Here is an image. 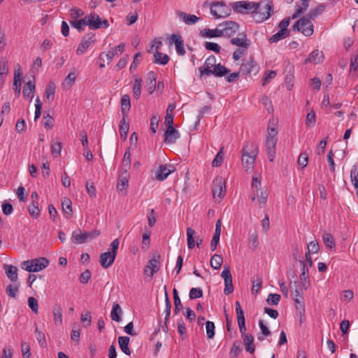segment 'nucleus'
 Masks as SVG:
<instances>
[{"label": "nucleus", "instance_id": "nucleus-1", "mask_svg": "<svg viewBox=\"0 0 358 358\" xmlns=\"http://www.w3.org/2000/svg\"><path fill=\"white\" fill-rule=\"evenodd\" d=\"M266 141V152L268 160L273 162L275 157V146L277 143L278 131L275 128H268Z\"/></svg>", "mask_w": 358, "mask_h": 358}, {"label": "nucleus", "instance_id": "nucleus-2", "mask_svg": "<svg viewBox=\"0 0 358 358\" xmlns=\"http://www.w3.org/2000/svg\"><path fill=\"white\" fill-rule=\"evenodd\" d=\"M49 260L45 257H40L32 260L24 261L22 268L29 272H38L49 265Z\"/></svg>", "mask_w": 358, "mask_h": 358}, {"label": "nucleus", "instance_id": "nucleus-3", "mask_svg": "<svg viewBox=\"0 0 358 358\" xmlns=\"http://www.w3.org/2000/svg\"><path fill=\"white\" fill-rule=\"evenodd\" d=\"M259 6V3L248 1H236L231 3L234 10L240 13H253L257 11Z\"/></svg>", "mask_w": 358, "mask_h": 358}, {"label": "nucleus", "instance_id": "nucleus-4", "mask_svg": "<svg viewBox=\"0 0 358 358\" xmlns=\"http://www.w3.org/2000/svg\"><path fill=\"white\" fill-rule=\"evenodd\" d=\"M100 235V231L94 230L89 232H82L80 229L73 231L72 233L71 241L73 243L78 245L83 244L87 241L96 238Z\"/></svg>", "mask_w": 358, "mask_h": 358}, {"label": "nucleus", "instance_id": "nucleus-5", "mask_svg": "<svg viewBox=\"0 0 358 358\" xmlns=\"http://www.w3.org/2000/svg\"><path fill=\"white\" fill-rule=\"evenodd\" d=\"M292 29L294 31H301L306 36H310L313 34V24L308 16L299 20Z\"/></svg>", "mask_w": 358, "mask_h": 358}, {"label": "nucleus", "instance_id": "nucleus-6", "mask_svg": "<svg viewBox=\"0 0 358 358\" xmlns=\"http://www.w3.org/2000/svg\"><path fill=\"white\" fill-rule=\"evenodd\" d=\"M210 13L215 18H222L229 16L231 9L223 1H214L210 4Z\"/></svg>", "mask_w": 358, "mask_h": 358}, {"label": "nucleus", "instance_id": "nucleus-7", "mask_svg": "<svg viewBox=\"0 0 358 358\" xmlns=\"http://www.w3.org/2000/svg\"><path fill=\"white\" fill-rule=\"evenodd\" d=\"M87 25L90 29H106L108 27L107 20H102L96 13H91L87 15Z\"/></svg>", "mask_w": 358, "mask_h": 358}, {"label": "nucleus", "instance_id": "nucleus-8", "mask_svg": "<svg viewBox=\"0 0 358 358\" xmlns=\"http://www.w3.org/2000/svg\"><path fill=\"white\" fill-rule=\"evenodd\" d=\"M218 27L223 33L222 36L231 37L239 30V24L235 21L227 20L219 24Z\"/></svg>", "mask_w": 358, "mask_h": 358}, {"label": "nucleus", "instance_id": "nucleus-9", "mask_svg": "<svg viewBox=\"0 0 358 358\" xmlns=\"http://www.w3.org/2000/svg\"><path fill=\"white\" fill-rule=\"evenodd\" d=\"M96 41L95 34L89 33L85 34L81 39L80 44L76 50L77 55H82L89 48V47Z\"/></svg>", "mask_w": 358, "mask_h": 358}, {"label": "nucleus", "instance_id": "nucleus-10", "mask_svg": "<svg viewBox=\"0 0 358 358\" xmlns=\"http://www.w3.org/2000/svg\"><path fill=\"white\" fill-rule=\"evenodd\" d=\"M229 72V69L222 66L221 64H217L213 67V69H203L201 71V76H210L213 75L215 77L221 78L226 76Z\"/></svg>", "mask_w": 358, "mask_h": 358}, {"label": "nucleus", "instance_id": "nucleus-11", "mask_svg": "<svg viewBox=\"0 0 358 358\" xmlns=\"http://www.w3.org/2000/svg\"><path fill=\"white\" fill-rule=\"evenodd\" d=\"M212 192L215 198L222 199L226 192L225 182L222 177H216L213 182Z\"/></svg>", "mask_w": 358, "mask_h": 358}, {"label": "nucleus", "instance_id": "nucleus-12", "mask_svg": "<svg viewBox=\"0 0 358 358\" xmlns=\"http://www.w3.org/2000/svg\"><path fill=\"white\" fill-rule=\"evenodd\" d=\"M222 278L224 280V293L226 295H229L234 292V286L232 283V275L229 266H224L223 271L221 274Z\"/></svg>", "mask_w": 358, "mask_h": 358}, {"label": "nucleus", "instance_id": "nucleus-13", "mask_svg": "<svg viewBox=\"0 0 358 358\" xmlns=\"http://www.w3.org/2000/svg\"><path fill=\"white\" fill-rule=\"evenodd\" d=\"M273 11V3L270 1H268L265 3L264 6L260 3V6L258 8L257 12H255L257 15L259 13V21L263 22L267 19H268L272 15Z\"/></svg>", "mask_w": 358, "mask_h": 358}, {"label": "nucleus", "instance_id": "nucleus-14", "mask_svg": "<svg viewBox=\"0 0 358 358\" xmlns=\"http://www.w3.org/2000/svg\"><path fill=\"white\" fill-rule=\"evenodd\" d=\"M166 125L167 126V129L164 134V142L166 144H173L180 138V135L173 124Z\"/></svg>", "mask_w": 358, "mask_h": 358}, {"label": "nucleus", "instance_id": "nucleus-15", "mask_svg": "<svg viewBox=\"0 0 358 358\" xmlns=\"http://www.w3.org/2000/svg\"><path fill=\"white\" fill-rule=\"evenodd\" d=\"M259 71V67L255 64L253 57H250L249 61L243 62L241 66L239 73L243 75H248L252 72L257 73Z\"/></svg>", "mask_w": 358, "mask_h": 358}, {"label": "nucleus", "instance_id": "nucleus-16", "mask_svg": "<svg viewBox=\"0 0 358 358\" xmlns=\"http://www.w3.org/2000/svg\"><path fill=\"white\" fill-rule=\"evenodd\" d=\"M170 43H174L178 55L183 56L185 54L184 42L180 34H173L171 36Z\"/></svg>", "mask_w": 358, "mask_h": 358}, {"label": "nucleus", "instance_id": "nucleus-17", "mask_svg": "<svg viewBox=\"0 0 358 358\" xmlns=\"http://www.w3.org/2000/svg\"><path fill=\"white\" fill-rule=\"evenodd\" d=\"M230 43L242 49H247L250 45V41L248 40L245 32L240 33L238 37L231 38Z\"/></svg>", "mask_w": 358, "mask_h": 358}, {"label": "nucleus", "instance_id": "nucleus-18", "mask_svg": "<svg viewBox=\"0 0 358 358\" xmlns=\"http://www.w3.org/2000/svg\"><path fill=\"white\" fill-rule=\"evenodd\" d=\"M173 171L174 168L171 165H160L155 173V178L158 180L163 181Z\"/></svg>", "mask_w": 358, "mask_h": 358}, {"label": "nucleus", "instance_id": "nucleus-19", "mask_svg": "<svg viewBox=\"0 0 358 358\" xmlns=\"http://www.w3.org/2000/svg\"><path fill=\"white\" fill-rule=\"evenodd\" d=\"M160 257L159 255H155L153 258L148 261L145 266L144 273H147L148 270L150 271L149 276L152 278L154 273L159 270V262L158 259Z\"/></svg>", "mask_w": 358, "mask_h": 358}, {"label": "nucleus", "instance_id": "nucleus-20", "mask_svg": "<svg viewBox=\"0 0 358 358\" xmlns=\"http://www.w3.org/2000/svg\"><path fill=\"white\" fill-rule=\"evenodd\" d=\"M115 254L111 253L110 252H105L100 255V264L104 268H108L112 266L115 259Z\"/></svg>", "mask_w": 358, "mask_h": 358}, {"label": "nucleus", "instance_id": "nucleus-21", "mask_svg": "<svg viewBox=\"0 0 358 358\" xmlns=\"http://www.w3.org/2000/svg\"><path fill=\"white\" fill-rule=\"evenodd\" d=\"M221 228L222 223L220 220H218L215 224V230L213 236V238L210 241V249L211 251L215 250L217 245L220 243V234H221Z\"/></svg>", "mask_w": 358, "mask_h": 358}, {"label": "nucleus", "instance_id": "nucleus-22", "mask_svg": "<svg viewBox=\"0 0 358 358\" xmlns=\"http://www.w3.org/2000/svg\"><path fill=\"white\" fill-rule=\"evenodd\" d=\"M242 155L257 156L259 148L257 144L252 142H246L242 148Z\"/></svg>", "mask_w": 358, "mask_h": 358}, {"label": "nucleus", "instance_id": "nucleus-23", "mask_svg": "<svg viewBox=\"0 0 358 358\" xmlns=\"http://www.w3.org/2000/svg\"><path fill=\"white\" fill-rule=\"evenodd\" d=\"M178 17L187 24H194L199 21L200 18L194 15L186 13L182 11L177 12Z\"/></svg>", "mask_w": 358, "mask_h": 358}, {"label": "nucleus", "instance_id": "nucleus-24", "mask_svg": "<svg viewBox=\"0 0 358 358\" xmlns=\"http://www.w3.org/2000/svg\"><path fill=\"white\" fill-rule=\"evenodd\" d=\"M35 92V84L31 80L25 83L23 87L22 94L24 99H29L30 101L34 98V94Z\"/></svg>", "mask_w": 358, "mask_h": 358}, {"label": "nucleus", "instance_id": "nucleus-25", "mask_svg": "<svg viewBox=\"0 0 358 358\" xmlns=\"http://www.w3.org/2000/svg\"><path fill=\"white\" fill-rule=\"evenodd\" d=\"M324 55L322 51L314 50L305 60V63L312 62L319 64L323 61Z\"/></svg>", "mask_w": 358, "mask_h": 358}, {"label": "nucleus", "instance_id": "nucleus-26", "mask_svg": "<svg viewBox=\"0 0 358 358\" xmlns=\"http://www.w3.org/2000/svg\"><path fill=\"white\" fill-rule=\"evenodd\" d=\"M3 268L8 279L12 282L17 280V268L13 265L4 264Z\"/></svg>", "mask_w": 358, "mask_h": 358}, {"label": "nucleus", "instance_id": "nucleus-27", "mask_svg": "<svg viewBox=\"0 0 358 358\" xmlns=\"http://www.w3.org/2000/svg\"><path fill=\"white\" fill-rule=\"evenodd\" d=\"M221 29L218 27L214 29H204L200 31V36L208 38H217L222 36Z\"/></svg>", "mask_w": 358, "mask_h": 358}, {"label": "nucleus", "instance_id": "nucleus-28", "mask_svg": "<svg viewBox=\"0 0 358 358\" xmlns=\"http://www.w3.org/2000/svg\"><path fill=\"white\" fill-rule=\"evenodd\" d=\"M257 156L242 155V164L247 172L252 170Z\"/></svg>", "mask_w": 358, "mask_h": 358}, {"label": "nucleus", "instance_id": "nucleus-29", "mask_svg": "<svg viewBox=\"0 0 358 358\" xmlns=\"http://www.w3.org/2000/svg\"><path fill=\"white\" fill-rule=\"evenodd\" d=\"M121 112L124 117H127L128 111L131 108L130 97L128 94H124L121 97Z\"/></svg>", "mask_w": 358, "mask_h": 358}, {"label": "nucleus", "instance_id": "nucleus-30", "mask_svg": "<svg viewBox=\"0 0 358 358\" xmlns=\"http://www.w3.org/2000/svg\"><path fill=\"white\" fill-rule=\"evenodd\" d=\"M143 80L137 75L134 76V83L133 86V96L136 99H138L141 94V87Z\"/></svg>", "mask_w": 358, "mask_h": 358}, {"label": "nucleus", "instance_id": "nucleus-31", "mask_svg": "<svg viewBox=\"0 0 358 358\" xmlns=\"http://www.w3.org/2000/svg\"><path fill=\"white\" fill-rule=\"evenodd\" d=\"M243 343L245 345V349L247 352L250 354H253L255 351V348L254 345V337L252 334H245L243 337Z\"/></svg>", "mask_w": 358, "mask_h": 358}, {"label": "nucleus", "instance_id": "nucleus-32", "mask_svg": "<svg viewBox=\"0 0 358 358\" xmlns=\"http://www.w3.org/2000/svg\"><path fill=\"white\" fill-rule=\"evenodd\" d=\"M130 338L128 336H120L118 343L121 350L127 355H131V350L129 348Z\"/></svg>", "mask_w": 358, "mask_h": 358}, {"label": "nucleus", "instance_id": "nucleus-33", "mask_svg": "<svg viewBox=\"0 0 358 358\" xmlns=\"http://www.w3.org/2000/svg\"><path fill=\"white\" fill-rule=\"evenodd\" d=\"M350 179L356 189V194L358 197V164H355L350 171Z\"/></svg>", "mask_w": 358, "mask_h": 358}, {"label": "nucleus", "instance_id": "nucleus-34", "mask_svg": "<svg viewBox=\"0 0 358 358\" xmlns=\"http://www.w3.org/2000/svg\"><path fill=\"white\" fill-rule=\"evenodd\" d=\"M122 310L120 306L117 303H114L110 313L111 319L119 322L122 320Z\"/></svg>", "mask_w": 358, "mask_h": 358}, {"label": "nucleus", "instance_id": "nucleus-35", "mask_svg": "<svg viewBox=\"0 0 358 358\" xmlns=\"http://www.w3.org/2000/svg\"><path fill=\"white\" fill-rule=\"evenodd\" d=\"M169 59L170 58L168 55L162 54L158 50H156L154 53V63L155 64L165 65L169 62Z\"/></svg>", "mask_w": 358, "mask_h": 358}, {"label": "nucleus", "instance_id": "nucleus-36", "mask_svg": "<svg viewBox=\"0 0 358 358\" xmlns=\"http://www.w3.org/2000/svg\"><path fill=\"white\" fill-rule=\"evenodd\" d=\"M126 118L127 117H124V116H122V119L120 120L119 126L120 134L124 141L127 139L129 129V124L126 122Z\"/></svg>", "mask_w": 358, "mask_h": 358}, {"label": "nucleus", "instance_id": "nucleus-37", "mask_svg": "<svg viewBox=\"0 0 358 358\" xmlns=\"http://www.w3.org/2000/svg\"><path fill=\"white\" fill-rule=\"evenodd\" d=\"M62 206L64 217L66 219L70 218L73 212L71 200L68 198H64L62 202Z\"/></svg>", "mask_w": 358, "mask_h": 358}, {"label": "nucleus", "instance_id": "nucleus-38", "mask_svg": "<svg viewBox=\"0 0 358 358\" xmlns=\"http://www.w3.org/2000/svg\"><path fill=\"white\" fill-rule=\"evenodd\" d=\"M322 240H323L324 245L329 250H335V248H336L335 240L331 234L324 233L322 236Z\"/></svg>", "mask_w": 358, "mask_h": 358}, {"label": "nucleus", "instance_id": "nucleus-39", "mask_svg": "<svg viewBox=\"0 0 358 358\" xmlns=\"http://www.w3.org/2000/svg\"><path fill=\"white\" fill-rule=\"evenodd\" d=\"M124 43H121V44L115 46L113 49V50L108 52V53H106L105 55V56L106 57V58L108 59V64H110L111 62V61L113 60L114 56L117 52H119L120 54H122L124 52Z\"/></svg>", "mask_w": 358, "mask_h": 358}, {"label": "nucleus", "instance_id": "nucleus-40", "mask_svg": "<svg viewBox=\"0 0 358 358\" xmlns=\"http://www.w3.org/2000/svg\"><path fill=\"white\" fill-rule=\"evenodd\" d=\"M29 215L34 219H37L40 216V209L38 208V201H31V203L28 207Z\"/></svg>", "mask_w": 358, "mask_h": 358}, {"label": "nucleus", "instance_id": "nucleus-41", "mask_svg": "<svg viewBox=\"0 0 358 358\" xmlns=\"http://www.w3.org/2000/svg\"><path fill=\"white\" fill-rule=\"evenodd\" d=\"M173 301H174V314L178 315L182 308V304L178 296V291L176 288L173 290Z\"/></svg>", "mask_w": 358, "mask_h": 358}, {"label": "nucleus", "instance_id": "nucleus-42", "mask_svg": "<svg viewBox=\"0 0 358 358\" xmlns=\"http://www.w3.org/2000/svg\"><path fill=\"white\" fill-rule=\"evenodd\" d=\"M54 321L56 324H62V309L58 304H55L53 307Z\"/></svg>", "mask_w": 358, "mask_h": 358}, {"label": "nucleus", "instance_id": "nucleus-43", "mask_svg": "<svg viewBox=\"0 0 358 358\" xmlns=\"http://www.w3.org/2000/svg\"><path fill=\"white\" fill-rule=\"evenodd\" d=\"M176 108V105L173 103H169L166 109V115L165 117V124H173V116L172 112Z\"/></svg>", "mask_w": 358, "mask_h": 358}, {"label": "nucleus", "instance_id": "nucleus-44", "mask_svg": "<svg viewBox=\"0 0 358 358\" xmlns=\"http://www.w3.org/2000/svg\"><path fill=\"white\" fill-rule=\"evenodd\" d=\"M216 58L214 55H210L206 59V62L204 63V66H201L199 68V74H200V77H202L201 76V71L203 70V69H211L215 65H216Z\"/></svg>", "mask_w": 358, "mask_h": 358}, {"label": "nucleus", "instance_id": "nucleus-45", "mask_svg": "<svg viewBox=\"0 0 358 358\" xmlns=\"http://www.w3.org/2000/svg\"><path fill=\"white\" fill-rule=\"evenodd\" d=\"M325 5L323 3L320 4L317 7L313 8L308 14V17L310 19H314L318 15H321L325 10Z\"/></svg>", "mask_w": 358, "mask_h": 358}, {"label": "nucleus", "instance_id": "nucleus-46", "mask_svg": "<svg viewBox=\"0 0 358 358\" xmlns=\"http://www.w3.org/2000/svg\"><path fill=\"white\" fill-rule=\"evenodd\" d=\"M70 24L79 32H82L84 31V26L87 25V16L79 20H71L70 21Z\"/></svg>", "mask_w": 358, "mask_h": 358}, {"label": "nucleus", "instance_id": "nucleus-47", "mask_svg": "<svg viewBox=\"0 0 358 358\" xmlns=\"http://www.w3.org/2000/svg\"><path fill=\"white\" fill-rule=\"evenodd\" d=\"M223 262V258L221 255L215 254L210 259V266L215 269L217 270L220 268Z\"/></svg>", "mask_w": 358, "mask_h": 358}, {"label": "nucleus", "instance_id": "nucleus-48", "mask_svg": "<svg viewBox=\"0 0 358 358\" xmlns=\"http://www.w3.org/2000/svg\"><path fill=\"white\" fill-rule=\"evenodd\" d=\"M194 234L195 231L193 229L190 227L187 229V247L189 249H192L195 247Z\"/></svg>", "mask_w": 358, "mask_h": 358}, {"label": "nucleus", "instance_id": "nucleus-49", "mask_svg": "<svg viewBox=\"0 0 358 358\" xmlns=\"http://www.w3.org/2000/svg\"><path fill=\"white\" fill-rule=\"evenodd\" d=\"M164 289L165 292V320H167L171 315V303L168 296L167 287L166 285L164 287Z\"/></svg>", "mask_w": 358, "mask_h": 358}, {"label": "nucleus", "instance_id": "nucleus-50", "mask_svg": "<svg viewBox=\"0 0 358 358\" xmlns=\"http://www.w3.org/2000/svg\"><path fill=\"white\" fill-rule=\"evenodd\" d=\"M224 148H221L217 154L216 155L215 159L212 162L213 166L219 167L222 165L224 160Z\"/></svg>", "mask_w": 358, "mask_h": 358}, {"label": "nucleus", "instance_id": "nucleus-51", "mask_svg": "<svg viewBox=\"0 0 358 358\" xmlns=\"http://www.w3.org/2000/svg\"><path fill=\"white\" fill-rule=\"evenodd\" d=\"M55 92V85L53 83L50 82L45 89L46 98L50 101H53Z\"/></svg>", "mask_w": 358, "mask_h": 358}, {"label": "nucleus", "instance_id": "nucleus-52", "mask_svg": "<svg viewBox=\"0 0 358 358\" xmlns=\"http://www.w3.org/2000/svg\"><path fill=\"white\" fill-rule=\"evenodd\" d=\"M242 352V348L238 342H234L229 352L231 358H236Z\"/></svg>", "mask_w": 358, "mask_h": 358}, {"label": "nucleus", "instance_id": "nucleus-53", "mask_svg": "<svg viewBox=\"0 0 358 358\" xmlns=\"http://www.w3.org/2000/svg\"><path fill=\"white\" fill-rule=\"evenodd\" d=\"M35 334L36 338L38 341V343L40 344L41 347L43 348H45L47 346V342L45 334L43 332L40 331L38 327L36 328Z\"/></svg>", "mask_w": 358, "mask_h": 358}, {"label": "nucleus", "instance_id": "nucleus-54", "mask_svg": "<svg viewBox=\"0 0 358 358\" xmlns=\"http://www.w3.org/2000/svg\"><path fill=\"white\" fill-rule=\"evenodd\" d=\"M128 187V179L127 176H121L118 178L117 189L118 191L125 190Z\"/></svg>", "mask_w": 358, "mask_h": 358}, {"label": "nucleus", "instance_id": "nucleus-55", "mask_svg": "<svg viewBox=\"0 0 358 358\" xmlns=\"http://www.w3.org/2000/svg\"><path fill=\"white\" fill-rule=\"evenodd\" d=\"M288 36H289L288 34H285V32H284L283 31L279 30L276 34H273L269 38V42L270 43H276L281 39L285 38Z\"/></svg>", "mask_w": 358, "mask_h": 358}, {"label": "nucleus", "instance_id": "nucleus-56", "mask_svg": "<svg viewBox=\"0 0 358 358\" xmlns=\"http://www.w3.org/2000/svg\"><path fill=\"white\" fill-rule=\"evenodd\" d=\"M62 145L60 142H55L51 145V153L55 157L60 156Z\"/></svg>", "mask_w": 358, "mask_h": 358}, {"label": "nucleus", "instance_id": "nucleus-57", "mask_svg": "<svg viewBox=\"0 0 358 358\" xmlns=\"http://www.w3.org/2000/svg\"><path fill=\"white\" fill-rule=\"evenodd\" d=\"M259 238L257 233H253L249 237V248L255 250L259 245Z\"/></svg>", "mask_w": 358, "mask_h": 358}, {"label": "nucleus", "instance_id": "nucleus-58", "mask_svg": "<svg viewBox=\"0 0 358 358\" xmlns=\"http://www.w3.org/2000/svg\"><path fill=\"white\" fill-rule=\"evenodd\" d=\"M281 299V296L278 294H269L266 302L269 305H278Z\"/></svg>", "mask_w": 358, "mask_h": 358}, {"label": "nucleus", "instance_id": "nucleus-59", "mask_svg": "<svg viewBox=\"0 0 358 358\" xmlns=\"http://www.w3.org/2000/svg\"><path fill=\"white\" fill-rule=\"evenodd\" d=\"M206 329L208 338H213L215 336V324L213 322L207 321Z\"/></svg>", "mask_w": 358, "mask_h": 358}, {"label": "nucleus", "instance_id": "nucleus-60", "mask_svg": "<svg viewBox=\"0 0 358 358\" xmlns=\"http://www.w3.org/2000/svg\"><path fill=\"white\" fill-rule=\"evenodd\" d=\"M8 61L6 58H0V75H6L8 73Z\"/></svg>", "mask_w": 358, "mask_h": 358}, {"label": "nucleus", "instance_id": "nucleus-61", "mask_svg": "<svg viewBox=\"0 0 358 358\" xmlns=\"http://www.w3.org/2000/svg\"><path fill=\"white\" fill-rule=\"evenodd\" d=\"M28 306L34 313H38V304L37 300L34 297L29 296L28 298Z\"/></svg>", "mask_w": 358, "mask_h": 358}, {"label": "nucleus", "instance_id": "nucleus-62", "mask_svg": "<svg viewBox=\"0 0 358 358\" xmlns=\"http://www.w3.org/2000/svg\"><path fill=\"white\" fill-rule=\"evenodd\" d=\"M159 117L155 115H152L150 118V128L153 134H155L157 132V130L158 126H159Z\"/></svg>", "mask_w": 358, "mask_h": 358}, {"label": "nucleus", "instance_id": "nucleus-63", "mask_svg": "<svg viewBox=\"0 0 358 358\" xmlns=\"http://www.w3.org/2000/svg\"><path fill=\"white\" fill-rule=\"evenodd\" d=\"M306 124L307 127H312L315 124V115L313 110H311L307 114Z\"/></svg>", "mask_w": 358, "mask_h": 358}, {"label": "nucleus", "instance_id": "nucleus-64", "mask_svg": "<svg viewBox=\"0 0 358 358\" xmlns=\"http://www.w3.org/2000/svg\"><path fill=\"white\" fill-rule=\"evenodd\" d=\"M308 162V155L306 152H301L298 158V164L302 168L307 166Z\"/></svg>", "mask_w": 358, "mask_h": 358}]
</instances>
